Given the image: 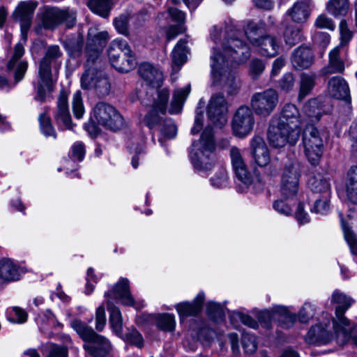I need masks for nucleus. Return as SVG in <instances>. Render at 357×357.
<instances>
[{
	"label": "nucleus",
	"instance_id": "4be33fe9",
	"mask_svg": "<svg viewBox=\"0 0 357 357\" xmlns=\"http://www.w3.org/2000/svg\"><path fill=\"white\" fill-rule=\"evenodd\" d=\"M24 54V49L23 43L20 42L15 46L14 52L11 56V58L7 63L8 71L14 72L15 83H17L22 79L27 69V62L23 60H20Z\"/></svg>",
	"mask_w": 357,
	"mask_h": 357
},
{
	"label": "nucleus",
	"instance_id": "864d4df0",
	"mask_svg": "<svg viewBox=\"0 0 357 357\" xmlns=\"http://www.w3.org/2000/svg\"><path fill=\"white\" fill-rule=\"evenodd\" d=\"M231 322L235 325V322L241 321L245 326L252 329H257L259 326L258 322L248 314L239 311L232 312L230 314Z\"/></svg>",
	"mask_w": 357,
	"mask_h": 357
},
{
	"label": "nucleus",
	"instance_id": "338daca9",
	"mask_svg": "<svg viewBox=\"0 0 357 357\" xmlns=\"http://www.w3.org/2000/svg\"><path fill=\"white\" fill-rule=\"evenodd\" d=\"M265 69L264 63L259 59H252L249 64V73L255 79L263 73Z\"/></svg>",
	"mask_w": 357,
	"mask_h": 357
},
{
	"label": "nucleus",
	"instance_id": "603ef678",
	"mask_svg": "<svg viewBox=\"0 0 357 357\" xmlns=\"http://www.w3.org/2000/svg\"><path fill=\"white\" fill-rule=\"evenodd\" d=\"M130 14L128 12L121 14L113 20V24L116 31L121 35L128 37L129 32V20Z\"/></svg>",
	"mask_w": 357,
	"mask_h": 357
},
{
	"label": "nucleus",
	"instance_id": "2eb2a0df",
	"mask_svg": "<svg viewBox=\"0 0 357 357\" xmlns=\"http://www.w3.org/2000/svg\"><path fill=\"white\" fill-rule=\"evenodd\" d=\"M255 123L252 110L248 106H241L233 117L232 132L235 136L244 138L252 131Z\"/></svg>",
	"mask_w": 357,
	"mask_h": 357
},
{
	"label": "nucleus",
	"instance_id": "a18cd8bd",
	"mask_svg": "<svg viewBox=\"0 0 357 357\" xmlns=\"http://www.w3.org/2000/svg\"><path fill=\"white\" fill-rule=\"evenodd\" d=\"M112 1L113 0H89L87 5L93 13L103 17H107L112 7Z\"/></svg>",
	"mask_w": 357,
	"mask_h": 357
},
{
	"label": "nucleus",
	"instance_id": "5fc2aeb1",
	"mask_svg": "<svg viewBox=\"0 0 357 357\" xmlns=\"http://www.w3.org/2000/svg\"><path fill=\"white\" fill-rule=\"evenodd\" d=\"M304 110L310 121H319L321 116V109L319 107V102L317 99L310 100L305 106Z\"/></svg>",
	"mask_w": 357,
	"mask_h": 357
},
{
	"label": "nucleus",
	"instance_id": "6e6552de",
	"mask_svg": "<svg viewBox=\"0 0 357 357\" xmlns=\"http://www.w3.org/2000/svg\"><path fill=\"white\" fill-rule=\"evenodd\" d=\"M107 54L112 66L119 72L128 73L137 66L135 54L123 39L113 40L109 45Z\"/></svg>",
	"mask_w": 357,
	"mask_h": 357
},
{
	"label": "nucleus",
	"instance_id": "8fccbe9b",
	"mask_svg": "<svg viewBox=\"0 0 357 357\" xmlns=\"http://www.w3.org/2000/svg\"><path fill=\"white\" fill-rule=\"evenodd\" d=\"M328 11L335 17L345 16L349 10L348 0H331L327 5Z\"/></svg>",
	"mask_w": 357,
	"mask_h": 357
},
{
	"label": "nucleus",
	"instance_id": "f03ea898",
	"mask_svg": "<svg viewBox=\"0 0 357 357\" xmlns=\"http://www.w3.org/2000/svg\"><path fill=\"white\" fill-rule=\"evenodd\" d=\"M332 303L337 304L335 317L319 321L312 326L305 337V341L317 346L335 343L340 347L352 344L357 348V323H351L344 316L354 303V300L344 294L335 291Z\"/></svg>",
	"mask_w": 357,
	"mask_h": 357
},
{
	"label": "nucleus",
	"instance_id": "49530a36",
	"mask_svg": "<svg viewBox=\"0 0 357 357\" xmlns=\"http://www.w3.org/2000/svg\"><path fill=\"white\" fill-rule=\"evenodd\" d=\"M119 337L127 344L133 345L138 349H142L144 345L142 335L135 328H128L126 333H122Z\"/></svg>",
	"mask_w": 357,
	"mask_h": 357
},
{
	"label": "nucleus",
	"instance_id": "c03bdc74",
	"mask_svg": "<svg viewBox=\"0 0 357 357\" xmlns=\"http://www.w3.org/2000/svg\"><path fill=\"white\" fill-rule=\"evenodd\" d=\"M283 38L287 45L289 47L295 45L303 39L301 29L293 24L286 26L283 33Z\"/></svg>",
	"mask_w": 357,
	"mask_h": 357
},
{
	"label": "nucleus",
	"instance_id": "f257e3e1",
	"mask_svg": "<svg viewBox=\"0 0 357 357\" xmlns=\"http://www.w3.org/2000/svg\"><path fill=\"white\" fill-rule=\"evenodd\" d=\"M242 33L235 28L222 32L214 26L210 37L214 45L211 47V78L212 85L225 89L228 95H235L240 89L234 68L245 63L250 57L249 46L239 38Z\"/></svg>",
	"mask_w": 357,
	"mask_h": 357
},
{
	"label": "nucleus",
	"instance_id": "c85d7f7f",
	"mask_svg": "<svg viewBox=\"0 0 357 357\" xmlns=\"http://www.w3.org/2000/svg\"><path fill=\"white\" fill-rule=\"evenodd\" d=\"M139 74L149 85L158 88L163 81L162 73L149 63H142L139 67Z\"/></svg>",
	"mask_w": 357,
	"mask_h": 357
},
{
	"label": "nucleus",
	"instance_id": "ea45409f",
	"mask_svg": "<svg viewBox=\"0 0 357 357\" xmlns=\"http://www.w3.org/2000/svg\"><path fill=\"white\" fill-rule=\"evenodd\" d=\"M310 190L315 193H322L326 197L330 196L331 185L329 181L321 174L311 176L308 180Z\"/></svg>",
	"mask_w": 357,
	"mask_h": 357
},
{
	"label": "nucleus",
	"instance_id": "6ab92c4d",
	"mask_svg": "<svg viewBox=\"0 0 357 357\" xmlns=\"http://www.w3.org/2000/svg\"><path fill=\"white\" fill-rule=\"evenodd\" d=\"M230 158L236 178L248 188L252 183L253 177L244 161L241 151L236 146L231 147Z\"/></svg>",
	"mask_w": 357,
	"mask_h": 357
},
{
	"label": "nucleus",
	"instance_id": "393cba45",
	"mask_svg": "<svg viewBox=\"0 0 357 357\" xmlns=\"http://www.w3.org/2000/svg\"><path fill=\"white\" fill-rule=\"evenodd\" d=\"M280 47L279 40L271 35L260 37L259 40L253 46L259 54L266 57L275 56L278 54Z\"/></svg>",
	"mask_w": 357,
	"mask_h": 357
},
{
	"label": "nucleus",
	"instance_id": "3c124183",
	"mask_svg": "<svg viewBox=\"0 0 357 357\" xmlns=\"http://www.w3.org/2000/svg\"><path fill=\"white\" fill-rule=\"evenodd\" d=\"M211 185L215 188H225L229 185L228 173L225 168L219 167L210 178Z\"/></svg>",
	"mask_w": 357,
	"mask_h": 357
},
{
	"label": "nucleus",
	"instance_id": "e433bc0d",
	"mask_svg": "<svg viewBox=\"0 0 357 357\" xmlns=\"http://www.w3.org/2000/svg\"><path fill=\"white\" fill-rule=\"evenodd\" d=\"M328 91L337 99L346 100L349 96V89L347 82L341 77L335 76L328 81Z\"/></svg>",
	"mask_w": 357,
	"mask_h": 357
},
{
	"label": "nucleus",
	"instance_id": "473e14b6",
	"mask_svg": "<svg viewBox=\"0 0 357 357\" xmlns=\"http://www.w3.org/2000/svg\"><path fill=\"white\" fill-rule=\"evenodd\" d=\"M188 40L180 39L172 52V68L173 71L178 72L181 66L187 61L189 52L187 47Z\"/></svg>",
	"mask_w": 357,
	"mask_h": 357
},
{
	"label": "nucleus",
	"instance_id": "0eeeda50",
	"mask_svg": "<svg viewBox=\"0 0 357 357\" xmlns=\"http://www.w3.org/2000/svg\"><path fill=\"white\" fill-rule=\"evenodd\" d=\"M96 123L116 131L123 126L124 121L115 107L105 102H99L93 108L89 122L85 124L86 130L93 137L98 133Z\"/></svg>",
	"mask_w": 357,
	"mask_h": 357
},
{
	"label": "nucleus",
	"instance_id": "bf43d9fd",
	"mask_svg": "<svg viewBox=\"0 0 357 357\" xmlns=\"http://www.w3.org/2000/svg\"><path fill=\"white\" fill-rule=\"evenodd\" d=\"M40 128L41 132L45 137H53L56 138V132L53 128L50 119L47 116L46 113H42L38 117Z\"/></svg>",
	"mask_w": 357,
	"mask_h": 357
},
{
	"label": "nucleus",
	"instance_id": "72a5a7b5",
	"mask_svg": "<svg viewBox=\"0 0 357 357\" xmlns=\"http://www.w3.org/2000/svg\"><path fill=\"white\" fill-rule=\"evenodd\" d=\"M273 312L276 314L275 319L282 328H290L297 321L296 314L290 312L287 307L282 305L273 306Z\"/></svg>",
	"mask_w": 357,
	"mask_h": 357
},
{
	"label": "nucleus",
	"instance_id": "de8ad7c7",
	"mask_svg": "<svg viewBox=\"0 0 357 357\" xmlns=\"http://www.w3.org/2000/svg\"><path fill=\"white\" fill-rule=\"evenodd\" d=\"M206 314L214 322L220 323L225 319V307L220 303L209 301L206 304Z\"/></svg>",
	"mask_w": 357,
	"mask_h": 357
},
{
	"label": "nucleus",
	"instance_id": "f704fd0d",
	"mask_svg": "<svg viewBox=\"0 0 357 357\" xmlns=\"http://www.w3.org/2000/svg\"><path fill=\"white\" fill-rule=\"evenodd\" d=\"M244 35L253 47L259 40L265 31V24L262 21L249 20L243 25Z\"/></svg>",
	"mask_w": 357,
	"mask_h": 357
},
{
	"label": "nucleus",
	"instance_id": "79ce46f5",
	"mask_svg": "<svg viewBox=\"0 0 357 357\" xmlns=\"http://www.w3.org/2000/svg\"><path fill=\"white\" fill-rule=\"evenodd\" d=\"M109 312V323L114 333L118 337L123 333V317L119 307L114 305H107Z\"/></svg>",
	"mask_w": 357,
	"mask_h": 357
},
{
	"label": "nucleus",
	"instance_id": "20e7f679",
	"mask_svg": "<svg viewBox=\"0 0 357 357\" xmlns=\"http://www.w3.org/2000/svg\"><path fill=\"white\" fill-rule=\"evenodd\" d=\"M62 53L58 45L47 47L45 54L40 61L38 68V81L35 86L36 94L35 100L45 102L53 91L52 69L57 72L61 62L59 61Z\"/></svg>",
	"mask_w": 357,
	"mask_h": 357
},
{
	"label": "nucleus",
	"instance_id": "13d9d810",
	"mask_svg": "<svg viewBox=\"0 0 357 357\" xmlns=\"http://www.w3.org/2000/svg\"><path fill=\"white\" fill-rule=\"evenodd\" d=\"M70 326L84 341L94 335L95 331L79 320L71 321Z\"/></svg>",
	"mask_w": 357,
	"mask_h": 357
},
{
	"label": "nucleus",
	"instance_id": "4d7b16f0",
	"mask_svg": "<svg viewBox=\"0 0 357 357\" xmlns=\"http://www.w3.org/2000/svg\"><path fill=\"white\" fill-rule=\"evenodd\" d=\"M68 353L67 346L49 343L45 347L44 355L45 357H68Z\"/></svg>",
	"mask_w": 357,
	"mask_h": 357
},
{
	"label": "nucleus",
	"instance_id": "680f3d73",
	"mask_svg": "<svg viewBox=\"0 0 357 357\" xmlns=\"http://www.w3.org/2000/svg\"><path fill=\"white\" fill-rule=\"evenodd\" d=\"M72 108L75 118L81 119L84 114V107L83 105L82 93L77 91L73 96Z\"/></svg>",
	"mask_w": 357,
	"mask_h": 357
},
{
	"label": "nucleus",
	"instance_id": "9b49d317",
	"mask_svg": "<svg viewBox=\"0 0 357 357\" xmlns=\"http://www.w3.org/2000/svg\"><path fill=\"white\" fill-rule=\"evenodd\" d=\"M104 297L106 305H114V302H119L136 310H140L145 305L144 301L134 298L130 291L129 280L125 278H121L111 289L105 291Z\"/></svg>",
	"mask_w": 357,
	"mask_h": 357
},
{
	"label": "nucleus",
	"instance_id": "58836bf2",
	"mask_svg": "<svg viewBox=\"0 0 357 357\" xmlns=\"http://www.w3.org/2000/svg\"><path fill=\"white\" fill-rule=\"evenodd\" d=\"M151 320L156 327L165 332H172L175 329V316L172 314L162 313L155 315H150Z\"/></svg>",
	"mask_w": 357,
	"mask_h": 357
},
{
	"label": "nucleus",
	"instance_id": "1a4fd4ad",
	"mask_svg": "<svg viewBox=\"0 0 357 357\" xmlns=\"http://www.w3.org/2000/svg\"><path fill=\"white\" fill-rule=\"evenodd\" d=\"M328 138L324 130H319L313 126H307L303 135L304 153L312 165L319 163L323 154L324 142Z\"/></svg>",
	"mask_w": 357,
	"mask_h": 357
},
{
	"label": "nucleus",
	"instance_id": "b1692460",
	"mask_svg": "<svg viewBox=\"0 0 357 357\" xmlns=\"http://www.w3.org/2000/svg\"><path fill=\"white\" fill-rule=\"evenodd\" d=\"M204 299V293L200 291L192 302L185 301L175 305L174 307L179 316L181 322H183L188 317L197 315L202 311Z\"/></svg>",
	"mask_w": 357,
	"mask_h": 357
},
{
	"label": "nucleus",
	"instance_id": "5701e85b",
	"mask_svg": "<svg viewBox=\"0 0 357 357\" xmlns=\"http://www.w3.org/2000/svg\"><path fill=\"white\" fill-rule=\"evenodd\" d=\"M54 119L61 130H70L73 128L70 114L68 109V96L61 91L58 98Z\"/></svg>",
	"mask_w": 357,
	"mask_h": 357
},
{
	"label": "nucleus",
	"instance_id": "aec40b11",
	"mask_svg": "<svg viewBox=\"0 0 357 357\" xmlns=\"http://www.w3.org/2000/svg\"><path fill=\"white\" fill-rule=\"evenodd\" d=\"M167 15L173 23L169 24L165 29L167 41H170L185 31V15L183 11L174 7L167 9Z\"/></svg>",
	"mask_w": 357,
	"mask_h": 357
},
{
	"label": "nucleus",
	"instance_id": "2f4dec72",
	"mask_svg": "<svg viewBox=\"0 0 357 357\" xmlns=\"http://www.w3.org/2000/svg\"><path fill=\"white\" fill-rule=\"evenodd\" d=\"M85 155V146L82 142H75L71 147L70 158L63 161V169L67 174L73 172L77 167V162H81Z\"/></svg>",
	"mask_w": 357,
	"mask_h": 357
},
{
	"label": "nucleus",
	"instance_id": "4468645a",
	"mask_svg": "<svg viewBox=\"0 0 357 357\" xmlns=\"http://www.w3.org/2000/svg\"><path fill=\"white\" fill-rule=\"evenodd\" d=\"M278 103V93L272 89L257 92L252 95L250 105L258 116H268L275 109Z\"/></svg>",
	"mask_w": 357,
	"mask_h": 357
},
{
	"label": "nucleus",
	"instance_id": "7ed1b4c3",
	"mask_svg": "<svg viewBox=\"0 0 357 357\" xmlns=\"http://www.w3.org/2000/svg\"><path fill=\"white\" fill-rule=\"evenodd\" d=\"M303 121L296 105L286 104L279 116H273L268 130V139L275 148L295 145L298 142Z\"/></svg>",
	"mask_w": 357,
	"mask_h": 357
},
{
	"label": "nucleus",
	"instance_id": "dca6fc26",
	"mask_svg": "<svg viewBox=\"0 0 357 357\" xmlns=\"http://www.w3.org/2000/svg\"><path fill=\"white\" fill-rule=\"evenodd\" d=\"M228 104L222 93L213 94L207 107V114L211 121L222 128L227 121Z\"/></svg>",
	"mask_w": 357,
	"mask_h": 357
},
{
	"label": "nucleus",
	"instance_id": "e2e57ef3",
	"mask_svg": "<svg viewBox=\"0 0 357 357\" xmlns=\"http://www.w3.org/2000/svg\"><path fill=\"white\" fill-rule=\"evenodd\" d=\"M310 211L317 215H326L330 211L329 197L323 195L322 199H317Z\"/></svg>",
	"mask_w": 357,
	"mask_h": 357
},
{
	"label": "nucleus",
	"instance_id": "37998d69",
	"mask_svg": "<svg viewBox=\"0 0 357 357\" xmlns=\"http://www.w3.org/2000/svg\"><path fill=\"white\" fill-rule=\"evenodd\" d=\"M339 216L341 221V227L343 231V234L347 241L351 253L353 255L357 256V238L353 231L351 230L349 222L343 217L341 213H339Z\"/></svg>",
	"mask_w": 357,
	"mask_h": 357
},
{
	"label": "nucleus",
	"instance_id": "cd10ccee",
	"mask_svg": "<svg viewBox=\"0 0 357 357\" xmlns=\"http://www.w3.org/2000/svg\"><path fill=\"white\" fill-rule=\"evenodd\" d=\"M23 271L20 266L10 259L0 260V279L11 282L20 280Z\"/></svg>",
	"mask_w": 357,
	"mask_h": 357
},
{
	"label": "nucleus",
	"instance_id": "a211bd4d",
	"mask_svg": "<svg viewBox=\"0 0 357 357\" xmlns=\"http://www.w3.org/2000/svg\"><path fill=\"white\" fill-rule=\"evenodd\" d=\"M37 7L35 1H22L13 13L14 18L20 23L22 40L26 42L27 31L31 26L34 10Z\"/></svg>",
	"mask_w": 357,
	"mask_h": 357
},
{
	"label": "nucleus",
	"instance_id": "c756f323",
	"mask_svg": "<svg viewBox=\"0 0 357 357\" xmlns=\"http://www.w3.org/2000/svg\"><path fill=\"white\" fill-rule=\"evenodd\" d=\"M291 60L295 68L305 69L312 64L314 55L310 47L300 46L293 52Z\"/></svg>",
	"mask_w": 357,
	"mask_h": 357
},
{
	"label": "nucleus",
	"instance_id": "39448f33",
	"mask_svg": "<svg viewBox=\"0 0 357 357\" xmlns=\"http://www.w3.org/2000/svg\"><path fill=\"white\" fill-rule=\"evenodd\" d=\"M215 149L213 130L208 126L203 131L200 139L193 142L189 151L190 162L197 173L206 174L214 166Z\"/></svg>",
	"mask_w": 357,
	"mask_h": 357
},
{
	"label": "nucleus",
	"instance_id": "bb28decb",
	"mask_svg": "<svg viewBox=\"0 0 357 357\" xmlns=\"http://www.w3.org/2000/svg\"><path fill=\"white\" fill-rule=\"evenodd\" d=\"M310 0H299L289 8L284 17H289L291 20L297 24L305 22L310 15Z\"/></svg>",
	"mask_w": 357,
	"mask_h": 357
},
{
	"label": "nucleus",
	"instance_id": "69168bd1",
	"mask_svg": "<svg viewBox=\"0 0 357 357\" xmlns=\"http://www.w3.org/2000/svg\"><path fill=\"white\" fill-rule=\"evenodd\" d=\"M26 313L22 309L17 307H13L8 317V321L15 324L24 323L26 321Z\"/></svg>",
	"mask_w": 357,
	"mask_h": 357
},
{
	"label": "nucleus",
	"instance_id": "774afa93",
	"mask_svg": "<svg viewBox=\"0 0 357 357\" xmlns=\"http://www.w3.org/2000/svg\"><path fill=\"white\" fill-rule=\"evenodd\" d=\"M275 316L276 314L273 312V307L271 310L259 311L257 314L260 324L266 328H270L271 319H275Z\"/></svg>",
	"mask_w": 357,
	"mask_h": 357
},
{
	"label": "nucleus",
	"instance_id": "a19ab883",
	"mask_svg": "<svg viewBox=\"0 0 357 357\" xmlns=\"http://www.w3.org/2000/svg\"><path fill=\"white\" fill-rule=\"evenodd\" d=\"M190 92V85L188 84L185 87L176 89L174 94L169 112L174 114L179 113L183 107L188 96Z\"/></svg>",
	"mask_w": 357,
	"mask_h": 357
},
{
	"label": "nucleus",
	"instance_id": "6e6d98bb",
	"mask_svg": "<svg viewBox=\"0 0 357 357\" xmlns=\"http://www.w3.org/2000/svg\"><path fill=\"white\" fill-rule=\"evenodd\" d=\"M295 204V201H289L281 197V198L275 200L273 204V209L278 213L289 216L292 214V206Z\"/></svg>",
	"mask_w": 357,
	"mask_h": 357
},
{
	"label": "nucleus",
	"instance_id": "ddd939ff",
	"mask_svg": "<svg viewBox=\"0 0 357 357\" xmlns=\"http://www.w3.org/2000/svg\"><path fill=\"white\" fill-rule=\"evenodd\" d=\"M94 63H91L89 65L86 63L87 68L80 78L81 87L84 90L95 89L100 94L106 95L110 89L109 80L102 72L90 66Z\"/></svg>",
	"mask_w": 357,
	"mask_h": 357
},
{
	"label": "nucleus",
	"instance_id": "052dcab7",
	"mask_svg": "<svg viewBox=\"0 0 357 357\" xmlns=\"http://www.w3.org/2000/svg\"><path fill=\"white\" fill-rule=\"evenodd\" d=\"M314 314L315 309L313 305L310 303H305L296 314L297 319L302 324H307L312 319Z\"/></svg>",
	"mask_w": 357,
	"mask_h": 357
},
{
	"label": "nucleus",
	"instance_id": "9d476101",
	"mask_svg": "<svg viewBox=\"0 0 357 357\" xmlns=\"http://www.w3.org/2000/svg\"><path fill=\"white\" fill-rule=\"evenodd\" d=\"M302 172V164L294 160L286 164L280 183V195L289 201L296 199L299 190V179Z\"/></svg>",
	"mask_w": 357,
	"mask_h": 357
},
{
	"label": "nucleus",
	"instance_id": "4c0bfd02",
	"mask_svg": "<svg viewBox=\"0 0 357 357\" xmlns=\"http://www.w3.org/2000/svg\"><path fill=\"white\" fill-rule=\"evenodd\" d=\"M345 190L348 202L357 204V166H352L347 172Z\"/></svg>",
	"mask_w": 357,
	"mask_h": 357
},
{
	"label": "nucleus",
	"instance_id": "0e129e2a",
	"mask_svg": "<svg viewBox=\"0 0 357 357\" xmlns=\"http://www.w3.org/2000/svg\"><path fill=\"white\" fill-rule=\"evenodd\" d=\"M242 345L248 354H253L257 348V338L254 335L245 333L242 337Z\"/></svg>",
	"mask_w": 357,
	"mask_h": 357
},
{
	"label": "nucleus",
	"instance_id": "f8f14e48",
	"mask_svg": "<svg viewBox=\"0 0 357 357\" xmlns=\"http://www.w3.org/2000/svg\"><path fill=\"white\" fill-rule=\"evenodd\" d=\"M40 15L43 24L46 29H54L61 23L70 28L76 22L75 13L70 9L61 10L56 7L45 6Z\"/></svg>",
	"mask_w": 357,
	"mask_h": 357
},
{
	"label": "nucleus",
	"instance_id": "423d86ee",
	"mask_svg": "<svg viewBox=\"0 0 357 357\" xmlns=\"http://www.w3.org/2000/svg\"><path fill=\"white\" fill-rule=\"evenodd\" d=\"M169 97V90L162 89L158 91L157 98L154 99L151 109L147 113L143 119V123L150 129H153L160 126L162 136L167 139L175 137L176 135V126L172 119H166L161 123L160 114H164L166 112L167 104Z\"/></svg>",
	"mask_w": 357,
	"mask_h": 357
},
{
	"label": "nucleus",
	"instance_id": "09e8293b",
	"mask_svg": "<svg viewBox=\"0 0 357 357\" xmlns=\"http://www.w3.org/2000/svg\"><path fill=\"white\" fill-rule=\"evenodd\" d=\"M315 82V75L303 73L301 77L298 100L301 101L312 90Z\"/></svg>",
	"mask_w": 357,
	"mask_h": 357
},
{
	"label": "nucleus",
	"instance_id": "c9c22d12",
	"mask_svg": "<svg viewBox=\"0 0 357 357\" xmlns=\"http://www.w3.org/2000/svg\"><path fill=\"white\" fill-rule=\"evenodd\" d=\"M340 46H337L329 52V61L326 67L323 68L324 75L342 73L344 70V62L340 56Z\"/></svg>",
	"mask_w": 357,
	"mask_h": 357
},
{
	"label": "nucleus",
	"instance_id": "7c9ffc66",
	"mask_svg": "<svg viewBox=\"0 0 357 357\" xmlns=\"http://www.w3.org/2000/svg\"><path fill=\"white\" fill-rule=\"evenodd\" d=\"M108 39L109 34L107 31H100L94 35L92 39L93 44H89L87 48V65L98 59L100 53Z\"/></svg>",
	"mask_w": 357,
	"mask_h": 357
},
{
	"label": "nucleus",
	"instance_id": "412c9836",
	"mask_svg": "<svg viewBox=\"0 0 357 357\" xmlns=\"http://www.w3.org/2000/svg\"><path fill=\"white\" fill-rule=\"evenodd\" d=\"M250 154L257 166L265 167L270 164L268 148L264 139L259 135H255L250 140Z\"/></svg>",
	"mask_w": 357,
	"mask_h": 357
},
{
	"label": "nucleus",
	"instance_id": "a878e982",
	"mask_svg": "<svg viewBox=\"0 0 357 357\" xmlns=\"http://www.w3.org/2000/svg\"><path fill=\"white\" fill-rule=\"evenodd\" d=\"M86 342L89 343L84 346L85 349L95 357H104L111 349L110 342L104 336L96 333Z\"/></svg>",
	"mask_w": 357,
	"mask_h": 357
},
{
	"label": "nucleus",
	"instance_id": "f3484780",
	"mask_svg": "<svg viewBox=\"0 0 357 357\" xmlns=\"http://www.w3.org/2000/svg\"><path fill=\"white\" fill-rule=\"evenodd\" d=\"M228 104L222 93L213 94L207 107V114L211 121L222 128L227 121Z\"/></svg>",
	"mask_w": 357,
	"mask_h": 357
}]
</instances>
